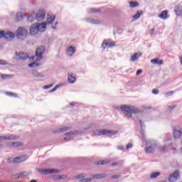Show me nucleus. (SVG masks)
<instances>
[{
  "label": "nucleus",
  "mask_w": 182,
  "mask_h": 182,
  "mask_svg": "<svg viewBox=\"0 0 182 182\" xmlns=\"http://www.w3.org/2000/svg\"><path fill=\"white\" fill-rule=\"evenodd\" d=\"M75 134H79V132L74 131V132H70L65 134V136H73Z\"/></svg>",
  "instance_id": "obj_38"
},
{
  "label": "nucleus",
  "mask_w": 182,
  "mask_h": 182,
  "mask_svg": "<svg viewBox=\"0 0 182 182\" xmlns=\"http://www.w3.org/2000/svg\"><path fill=\"white\" fill-rule=\"evenodd\" d=\"M154 32V28H153L152 29H151L150 31H149V33H150V35H151V36H153V33Z\"/></svg>",
  "instance_id": "obj_56"
},
{
  "label": "nucleus",
  "mask_w": 182,
  "mask_h": 182,
  "mask_svg": "<svg viewBox=\"0 0 182 182\" xmlns=\"http://www.w3.org/2000/svg\"><path fill=\"white\" fill-rule=\"evenodd\" d=\"M130 8H136V6H139V2L137 1H131L129 2Z\"/></svg>",
  "instance_id": "obj_37"
},
{
  "label": "nucleus",
  "mask_w": 182,
  "mask_h": 182,
  "mask_svg": "<svg viewBox=\"0 0 182 182\" xmlns=\"http://www.w3.org/2000/svg\"><path fill=\"white\" fill-rule=\"evenodd\" d=\"M152 93H153L154 95H159V90L154 89V90H152Z\"/></svg>",
  "instance_id": "obj_53"
},
{
  "label": "nucleus",
  "mask_w": 182,
  "mask_h": 182,
  "mask_svg": "<svg viewBox=\"0 0 182 182\" xmlns=\"http://www.w3.org/2000/svg\"><path fill=\"white\" fill-rule=\"evenodd\" d=\"M64 140H70V136L65 137Z\"/></svg>",
  "instance_id": "obj_59"
},
{
  "label": "nucleus",
  "mask_w": 182,
  "mask_h": 182,
  "mask_svg": "<svg viewBox=\"0 0 182 182\" xmlns=\"http://www.w3.org/2000/svg\"><path fill=\"white\" fill-rule=\"evenodd\" d=\"M140 126H141V137L142 139V141H146V136L144 135V131L143 129V124L141 123V120L139 121Z\"/></svg>",
  "instance_id": "obj_22"
},
{
  "label": "nucleus",
  "mask_w": 182,
  "mask_h": 182,
  "mask_svg": "<svg viewBox=\"0 0 182 182\" xmlns=\"http://www.w3.org/2000/svg\"><path fill=\"white\" fill-rule=\"evenodd\" d=\"M45 15H46V13L43 10H39L38 13L36 15V19L41 22V21H43L45 19Z\"/></svg>",
  "instance_id": "obj_8"
},
{
  "label": "nucleus",
  "mask_w": 182,
  "mask_h": 182,
  "mask_svg": "<svg viewBox=\"0 0 182 182\" xmlns=\"http://www.w3.org/2000/svg\"><path fill=\"white\" fill-rule=\"evenodd\" d=\"M55 21V15H48L47 18V22L48 23H52Z\"/></svg>",
  "instance_id": "obj_31"
},
{
  "label": "nucleus",
  "mask_w": 182,
  "mask_h": 182,
  "mask_svg": "<svg viewBox=\"0 0 182 182\" xmlns=\"http://www.w3.org/2000/svg\"><path fill=\"white\" fill-rule=\"evenodd\" d=\"M142 72H143V70H138L136 71V76H139V75H140Z\"/></svg>",
  "instance_id": "obj_57"
},
{
  "label": "nucleus",
  "mask_w": 182,
  "mask_h": 182,
  "mask_svg": "<svg viewBox=\"0 0 182 182\" xmlns=\"http://www.w3.org/2000/svg\"><path fill=\"white\" fill-rule=\"evenodd\" d=\"M16 55L18 56V59H21L22 60H25L26 59H28L29 58V55L26 53H16Z\"/></svg>",
  "instance_id": "obj_11"
},
{
  "label": "nucleus",
  "mask_w": 182,
  "mask_h": 182,
  "mask_svg": "<svg viewBox=\"0 0 182 182\" xmlns=\"http://www.w3.org/2000/svg\"><path fill=\"white\" fill-rule=\"evenodd\" d=\"M119 131L117 130H109V129H97L94 131V136H115L117 134Z\"/></svg>",
  "instance_id": "obj_2"
},
{
  "label": "nucleus",
  "mask_w": 182,
  "mask_h": 182,
  "mask_svg": "<svg viewBox=\"0 0 182 182\" xmlns=\"http://www.w3.org/2000/svg\"><path fill=\"white\" fill-rule=\"evenodd\" d=\"M75 52H76V48L73 46H70L67 49V55H68V56H73Z\"/></svg>",
  "instance_id": "obj_14"
},
{
  "label": "nucleus",
  "mask_w": 182,
  "mask_h": 182,
  "mask_svg": "<svg viewBox=\"0 0 182 182\" xmlns=\"http://www.w3.org/2000/svg\"><path fill=\"white\" fill-rule=\"evenodd\" d=\"M29 68H38L39 66V64L38 63H32L28 65Z\"/></svg>",
  "instance_id": "obj_43"
},
{
  "label": "nucleus",
  "mask_w": 182,
  "mask_h": 182,
  "mask_svg": "<svg viewBox=\"0 0 182 182\" xmlns=\"http://www.w3.org/2000/svg\"><path fill=\"white\" fill-rule=\"evenodd\" d=\"M39 32L36 24H33L30 28V33L31 35H36Z\"/></svg>",
  "instance_id": "obj_12"
},
{
  "label": "nucleus",
  "mask_w": 182,
  "mask_h": 182,
  "mask_svg": "<svg viewBox=\"0 0 182 182\" xmlns=\"http://www.w3.org/2000/svg\"><path fill=\"white\" fill-rule=\"evenodd\" d=\"M38 171L41 174H58L60 171L58 169H38Z\"/></svg>",
  "instance_id": "obj_7"
},
{
  "label": "nucleus",
  "mask_w": 182,
  "mask_h": 182,
  "mask_svg": "<svg viewBox=\"0 0 182 182\" xmlns=\"http://www.w3.org/2000/svg\"><path fill=\"white\" fill-rule=\"evenodd\" d=\"M151 62L154 65H163V63H164V61H163V60H159L157 59V58L151 60Z\"/></svg>",
  "instance_id": "obj_24"
},
{
  "label": "nucleus",
  "mask_w": 182,
  "mask_h": 182,
  "mask_svg": "<svg viewBox=\"0 0 182 182\" xmlns=\"http://www.w3.org/2000/svg\"><path fill=\"white\" fill-rule=\"evenodd\" d=\"M45 46H40L36 50V55L30 58V60H33L36 58V60L40 61L43 59V53H45Z\"/></svg>",
  "instance_id": "obj_3"
},
{
  "label": "nucleus",
  "mask_w": 182,
  "mask_h": 182,
  "mask_svg": "<svg viewBox=\"0 0 182 182\" xmlns=\"http://www.w3.org/2000/svg\"><path fill=\"white\" fill-rule=\"evenodd\" d=\"M132 147H133V144L129 143V144H127V145L126 146V149L129 150V149H132Z\"/></svg>",
  "instance_id": "obj_49"
},
{
  "label": "nucleus",
  "mask_w": 182,
  "mask_h": 182,
  "mask_svg": "<svg viewBox=\"0 0 182 182\" xmlns=\"http://www.w3.org/2000/svg\"><path fill=\"white\" fill-rule=\"evenodd\" d=\"M59 87H60V85H56L53 89H52L50 91V92L52 93L53 92H55V91L58 90V89H59Z\"/></svg>",
  "instance_id": "obj_45"
},
{
  "label": "nucleus",
  "mask_w": 182,
  "mask_h": 182,
  "mask_svg": "<svg viewBox=\"0 0 182 182\" xmlns=\"http://www.w3.org/2000/svg\"><path fill=\"white\" fill-rule=\"evenodd\" d=\"M22 144L21 142H11L8 144L9 147H19Z\"/></svg>",
  "instance_id": "obj_28"
},
{
  "label": "nucleus",
  "mask_w": 182,
  "mask_h": 182,
  "mask_svg": "<svg viewBox=\"0 0 182 182\" xmlns=\"http://www.w3.org/2000/svg\"><path fill=\"white\" fill-rule=\"evenodd\" d=\"M86 21L89 22L90 23H95L96 25L100 23V21H99V20H95L93 18H86Z\"/></svg>",
  "instance_id": "obj_33"
},
{
  "label": "nucleus",
  "mask_w": 182,
  "mask_h": 182,
  "mask_svg": "<svg viewBox=\"0 0 182 182\" xmlns=\"http://www.w3.org/2000/svg\"><path fill=\"white\" fill-rule=\"evenodd\" d=\"M25 176H26V173L21 172L20 173L14 175V178H22V177H25Z\"/></svg>",
  "instance_id": "obj_36"
},
{
  "label": "nucleus",
  "mask_w": 182,
  "mask_h": 182,
  "mask_svg": "<svg viewBox=\"0 0 182 182\" xmlns=\"http://www.w3.org/2000/svg\"><path fill=\"white\" fill-rule=\"evenodd\" d=\"M173 91L166 92V93H165V96H166V97H168L171 96L173 95Z\"/></svg>",
  "instance_id": "obj_47"
},
{
  "label": "nucleus",
  "mask_w": 182,
  "mask_h": 182,
  "mask_svg": "<svg viewBox=\"0 0 182 182\" xmlns=\"http://www.w3.org/2000/svg\"><path fill=\"white\" fill-rule=\"evenodd\" d=\"M92 180H93V178L92 176L91 178H84L83 179H81L80 181V182H90Z\"/></svg>",
  "instance_id": "obj_40"
},
{
  "label": "nucleus",
  "mask_w": 182,
  "mask_h": 182,
  "mask_svg": "<svg viewBox=\"0 0 182 182\" xmlns=\"http://www.w3.org/2000/svg\"><path fill=\"white\" fill-rule=\"evenodd\" d=\"M118 165H119V163H117V162H114V163L112 164V167L114 166H118Z\"/></svg>",
  "instance_id": "obj_58"
},
{
  "label": "nucleus",
  "mask_w": 182,
  "mask_h": 182,
  "mask_svg": "<svg viewBox=\"0 0 182 182\" xmlns=\"http://www.w3.org/2000/svg\"><path fill=\"white\" fill-rule=\"evenodd\" d=\"M28 160V156L23 155L21 156H17L13 159H9V163H22V161H26Z\"/></svg>",
  "instance_id": "obj_6"
},
{
  "label": "nucleus",
  "mask_w": 182,
  "mask_h": 182,
  "mask_svg": "<svg viewBox=\"0 0 182 182\" xmlns=\"http://www.w3.org/2000/svg\"><path fill=\"white\" fill-rule=\"evenodd\" d=\"M9 76H11V75H6V74H2V75H1V78H3V79H6V77H9Z\"/></svg>",
  "instance_id": "obj_50"
},
{
  "label": "nucleus",
  "mask_w": 182,
  "mask_h": 182,
  "mask_svg": "<svg viewBox=\"0 0 182 182\" xmlns=\"http://www.w3.org/2000/svg\"><path fill=\"white\" fill-rule=\"evenodd\" d=\"M87 176V175H86V173H80V174L75 176V180H83Z\"/></svg>",
  "instance_id": "obj_30"
},
{
  "label": "nucleus",
  "mask_w": 182,
  "mask_h": 182,
  "mask_svg": "<svg viewBox=\"0 0 182 182\" xmlns=\"http://www.w3.org/2000/svg\"><path fill=\"white\" fill-rule=\"evenodd\" d=\"M4 38H5L6 41H12V39L15 38V34L11 31H7L4 33Z\"/></svg>",
  "instance_id": "obj_10"
},
{
  "label": "nucleus",
  "mask_w": 182,
  "mask_h": 182,
  "mask_svg": "<svg viewBox=\"0 0 182 182\" xmlns=\"http://www.w3.org/2000/svg\"><path fill=\"white\" fill-rule=\"evenodd\" d=\"M38 32H45L46 29V23H42L41 24H36Z\"/></svg>",
  "instance_id": "obj_16"
},
{
  "label": "nucleus",
  "mask_w": 182,
  "mask_h": 182,
  "mask_svg": "<svg viewBox=\"0 0 182 182\" xmlns=\"http://www.w3.org/2000/svg\"><path fill=\"white\" fill-rule=\"evenodd\" d=\"M120 178V176H118V175H114L111 176V178H112V180H114L116 178Z\"/></svg>",
  "instance_id": "obj_52"
},
{
  "label": "nucleus",
  "mask_w": 182,
  "mask_h": 182,
  "mask_svg": "<svg viewBox=\"0 0 182 182\" xmlns=\"http://www.w3.org/2000/svg\"><path fill=\"white\" fill-rule=\"evenodd\" d=\"M36 16V15H35V13H33V14H30L29 16H28V17H27L28 22H30V23L33 22V21H35Z\"/></svg>",
  "instance_id": "obj_27"
},
{
  "label": "nucleus",
  "mask_w": 182,
  "mask_h": 182,
  "mask_svg": "<svg viewBox=\"0 0 182 182\" xmlns=\"http://www.w3.org/2000/svg\"><path fill=\"white\" fill-rule=\"evenodd\" d=\"M168 147V146L165 144L164 146H160L159 150H160V151H167Z\"/></svg>",
  "instance_id": "obj_41"
},
{
  "label": "nucleus",
  "mask_w": 182,
  "mask_h": 182,
  "mask_svg": "<svg viewBox=\"0 0 182 182\" xmlns=\"http://www.w3.org/2000/svg\"><path fill=\"white\" fill-rule=\"evenodd\" d=\"M32 73L33 76H36V77H45V75H43L42 73H38L35 70L32 71Z\"/></svg>",
  "instance_id": "obj_25"
},
{
  "label": "nucleus",
  "mask_w": 182,
  "mask_h": 182,
  "mask_svg": "<svg viewBox=\"0 0 182 182\" xmlns=\"http://www.w3.org/2000/svg\"><path fill=\"white\" fill-rule=\"evenodd\" d=\"M97 166H102L103 164H107V161L103 160V161H99L97 162Z\"/></svg>",
  "instance_id": "obj_42"
},
{
  "label": "nucleus",
  "mask_w": 182,
  "mask_h": 182,
  "mask_svg": "<svg viewBox=\"0 0 182 182\" xmlns=\"http://www.w3.org/2000/svg\"><path fill=\"white\" fill-rule=\"evenodd\" d=\"M106 46H107V48H113V46H114V43H113L110 41H104L102 44V47L104 49H106Z\"/></svg>",
  "instance_id": "obj_13"
},
{
  "label": "nucleus",
  "mask_w": 182,
  "mask_h": 182,
  "mask_svg": "<svg viewBox=\"0 0 182 182\" xmlns=\"http://www.w3.org/2000/svg\"><path fill=\"white\" fill-rule=\"evenodd\" d=\"M181 152L182 153V147L181 148Z\"/></svg>",
  "instance_id": "obj_64"
},
{
  "label": "nucleus",
  "mask_w": 182,
  "mask_h": 182,
  "mask_svg": "<svg viewBox=\"0 0 182 182\" xmlns=\"http://www.w3.org/2000/svg\"><path fill=\"white\" fill-rule=\"evenodd\" d=\"M70 105V106H74L73 102H71Z\"/></svg>",
  "instance_id": "obj_62"
},
{
  "label": "nucleus",
  "mask_w": 182,
  "mask_h": 182,
  "mask_svg": "<svg viewBox=\"0 0 182 182\" xmlns=\"http://www.w3.org/2000/svg\"><path fill=\"white\" fill-rule=\"evenodd\" d=\"M107 176L105 173H97L92 176V180H100V178H105Z\"/></svg>",
  "instance_id": "obj_15"
},
{
  "label": "nucleus",
  "mask_w": 182,
  "mask_h": 182,
  "mask_svg": "<svg viewBox=\"0 0 182 182\" xmlns=\"http://www.w3.org/2000/svg\"><path fill=\"white\" fill-rule=\"evenodd\" d=\"M68 82L69 83H75L76 82V77L70 74L68 75Z\"/></svg>",
  "instance_id": "obj_34"
},
{
  "label": "nucleus",
  "mask_w": 182,
  "mask_h": 182,
  "mask_svg": "<svg viewBox=\"0 0 182 182\" xmlns=\"http://www.w3.org/2000/svg\"><path fill=\"white\" fill-rule=\"evenodd\" d=\"M70 129V127H63V128H60L58 129L57 130H54L53 131V133L56 134V133H62L63 132H68V130H69Z\"/></svg>",
  "instance_id": "obj_21"
},
{
  "label": "nucleus",
  "mask_w": 182,
  "mask_h": 182,
  "mask_svg": "<svg viewBox=\"0 0 182 182\" xmlns=\"http://www.w3.org/2000/svg\"><path fill=\"white\" fill-rule=\"evenodd\" d=\"M121 112L127 116V117H129L130 119H133L132 117V113L134 114H137L139 110L137 107L134 106H127V105H122L120 107Z\"/></svg>",
  "instance_id": "obj_1"
},
{
  "label": "nucleus",
  "mask_w": 182,
  "mask_h": 182,
  "mask_svg": "<svg viewBox=\"0 0 182 182\" xmlns=\"http://www.w3.org/2000/svg\"><path fill=\"white\" fill-rule=\"evenodd\" d=\"M159 176H161V173H160V172H152L150 174L149 178L153 180L154 178H157V177H159Z\"/></svg>",
  "instance_id": "obj_23"
},
{
  "label": "nucleus",
  "mask_w": 182,
  "mask_h": 182,
  "mask_svg": "<svg viewBox=\"0 0 182 182\" xmlns=\"http://www.w3.org/2000/svg\"><path fill=\"white\" fill-rule=\"evenodd\" d=\"M53 87V84H50L48 85H46L43 87V89H50V87Z\"/></svg>",
  "instance_id": "obj_48"
},
{
  "label": "nucleus",
  "mask_w": 182,
  "mask_h": 182,
  "mask_svg": "<svg viewBox=\"0 0 182 182\" xmlns=\"http://www.w3.org/2000/svg\"><path fill=\"white\" fill-rule=\"evenodd\" d=\"M88 12L90 14H93V13L99 12V10L95 9H91L88 10Z\"/></svg>",
  "instance_id": "obj_46"
},
{
  "label": "nucleus",
  "mask_w": 182,
  "mask_h": 182,
  "mask_svg": "<svg viewBox=\"0 0 182 182\" xmlns=\"http://www.w3.org/2000/svg\"><path fill=\"white\" fill-rule=\"evenodd\" d=\"M168 138H166L164 140V144L166 146H171V144H173V141L171 140V134H167Z\"/></svg>",
  "instance_id": "obj_17"
},
{
  "label": "nucleus",
  "mask_w": 182,
  "mask_h": 182,
  "mask_svg": "<svg viewBox=\"0 0 182 182\" xmlns=\"http://www.w3.org/2000/svg\"><path fill=\"white\" fill-rule=\"evenodd\" d=\"M179 60L181 62V65H182V56H180L179 57Z\"/></svg>",
  "instance_id": "obj_60"
},
{
  "label": "nucleus",
  "mask_w": 182,
  "mask_h": 182,
  "mask_svg": "<svg viewBox=\"0 0 182 182\" xmlns=\"http://www.w3.org/2000/svg\"><path fill=\"white\" fill-rule=\"evenodd\" d=\"M4 32L5 31H0V39H2V38H4Z\"/></svg>",
  "instance_id": "obj_51"
},
{
  "label": "nucleus",
  "mask_w": 182,
  "mask_h": 182,
  "mask_svg": "<svg viewBox=\"0 0 182 182\" xmlns=\"http://www.w3.org/2000/svg\"><path fill=\"white\" fill-rule=\"evenodd\" d=\"M89 129H90V127H89V128H85V130H89Z\"/></svg>",
  "instance_id": "obj_63"
},
{
  "label": "nucleus",
  "mask_w": 182,
  "mask_h": 182,
  "mask_svg": "<svg viewBox=\"0 0 182 182\" xmlns=\"http://www.w3.org/2000/svg\"><path fill=\"white\" fill-rule=\"evenodd\" d=\"M15 139V136L13 135H7L4 136H0V141H2V140H14Z\"/></svg>",
  "instance_id": "obj_20"
},
{
  "label": "nucleus",
  "mask_w": 182,
  "mask_h": 182,
  "mask_svg": "<svg viewBox=\"0 0 182 182\" xmlns=\"http://www.w3.org/2000/svg\"><path fill=\"white\" fill-rule=\"evenodd\" d=\"M182 130L181 129H174L173 130V137L175 139H178L181 136Z\"/></svg>",
  "instance_id": "obj_19"
},
{
  "label": "nucleus",
  "mask_w": 182,
  "mask_h": 182,
  "mask_svg": "<svg viewBox=\"0 0 182 182\" xmlns=\"http://www.w3.org/2000/svg\"><path fill=\"white\" fill-rule=\"evenodd\" d=\"M141 15H143V11H138L136 12V14L133 16V21H137V19H139V18H140V16H141Z\"/></svg>",
  "instance_id": "obj_26"
},
{
  "label": "nucleus",
  "mask_w": 182,
  "mask_h": 182,
  "mask_svg": "<svg viewBox=\"0 0 182 182\" xmlns=\"http://www.w3.org/2000/svg\"><path fill=\"white\" fill-rule=\"evenodd\" d=\"M145 151L148 154L150 153H153L156 149V141L149 140L146 142Z\"/></svg>",
  "instance_id": "obj_5"
},
{
  "label": "nucleus",
  "mask_w": 182,
  "mask_h": 182,
  "mask_svg": "<svg viewBox=\"0 0 182 182\" xmlns=\"http://www.w3.org/2000/svg\"><path fill=\"white\" fill-rule=\"evenodd\" d=\"M27 36H28V31L26 29L22 27H20L17 30L16 38H18L21 41H25Z\"/></svg>",
  "instance_id": "obj_4"
},
{
  "label": "nucleus",
  "mask_w": 182,
  "mask_h": 182,
  "mask_svg": "<svg viewBox=\"0 0 182 182\" xmlns=\"http://www.w3.org/2000/svg\"><path fill=\"white\" fill-rule=\"evenodd\" d=\"M141 56V53H136L132 56H131V62H136V60H139V58Z\"/></svg>",
  "instance_id": "obj_18"
},
{
  "label": "nucleus",
  "mask_w": 182,
  "mask_h": 182,
  "mask_svg": "<svg viewBox=\"0 0 182 182\" xmlns=\"http://www.w3.org/2000/svg\"><path fill=\"white\" fill-rule=\"evenodd\" d=\"M53 29H56V26H53L51 27Z\"/></svg>",
  "instance_id": "obj_61"
},
{
  "label": "nucleus",
  "mask_w": 182,
  "mask_h": 182,
  "mask_svg": "<svg viewBox=\"0 0 182 182\" xmlns=\"http://www.w3.org/2000/svg\"><path fill=\"white\" fill-rule=\"evenodd\" d=\"M117 149L118 150H124V146H122V145H119L117 146Z\"/></svg>",
  "instance_id": "obj_54"
},
{
  "label": "nucleus",
  "mask_w": 182,
  "mask_h": 182,
  "mask_svg": "<svg viewBox=\"0 0 182 182\" xmlns=\"http://www.w3.org/2000/svg\"><path fill=\"white\" fill-rule=\"evenodd\" d=\"M8 63L5 60H0V65H6Z\"/></svg>",
  "instance_id": "obj_55"
},
{
  "label": "nucleus",
  "mask_w": 182,
  "mask_h": 182,
  "mask_svg": "<svg viewBox=\"0 0 182 182\" xmlns=\"http://www.w3.org/2000/svg\"><path fill=\"white\" fill-rule=\"evenodd\" d=\"M65 178H68V176L63 175L61 176H56V178H54L55 180H65Z\"/></svg>",
  "instance_id": "obj_39"
},
{
  "label": "nucleus",
  "mask_w": 182,
  "mask_h": 182,
  "mask_svg": "<svg viewBox=\"0 0 182 182\" xmlns=\"http://www.w3.org/2000/svg\"><path fill=\"white\" fill-rule=\"evenodd\" d=\"M6 95H8L9 96H11L14 97H18V95L14 92H7Z\"/></svg>",
  "instance_id": "obj_44"
},
{
  "label": "nucleus",
  "mask_w": 182,
  "mask_h": 182,
  "mask_svg": "<svg viewBox=\"0 0 182 182\" xmlns=\"http://www.w3.org/2000/svg\"><path fill=\"white\" fill-rule=\"evenodd\" d=\"M178 177H180V173L178 171H176L170 175L168 178L169 182H176L177 180H178Z\"/></svg>",
  "instance_id": "obj_9"
},
{
  "label": "nucleus",
  "mask_w": 182,
  "mask_h": 182,
  "mask_svg": "<svg viewBox=\"0 0 182 182\" xmlns=\"http://www.w3.org/2000/svg\"><path fill=\"white\" fill-rule=\"evenodd\" d=\"M174 11H175L176 15H178V16H180L182 14V8L181 6H176Z\"/></svg>",
  "instance_id": "obj_29"
},
{
  "label": "nucleus",
  "mask_w": 182,
  "mask_h": 182,
  "mask_svg": "<svg viewBox=\"0 0 182 182\" xmlns=\"http://www.w3.org/2000/svg\"><path fill=\"white\" fill-rule=\"evenodd\" d=\"M159 16L161 18V19H167V10L162 11Z\"/></svg>",
  "instance_id": "obj_35"
},
{
  "label": "nucleus",
  "mask_w": 182,
  "mask_h": 182,
  "mask_svg": "<svg viewBox=\"0 0 182 182\" xmlns=\"http://www.w3.org/2000/svg\"><path fill=\"white\" fill-rule=\"evenodd\" d=\"M16 21H18V22H19V21H22L23 19V14H22V12L17 13V14L16 16Z\"/></svg>",
  "instance_id": "obj_32"
}]
</instances>
